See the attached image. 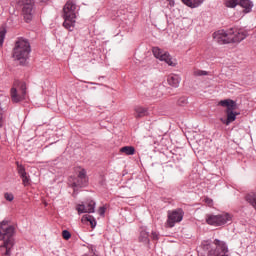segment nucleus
Returning <instances> with one entry per match:
<instances>
[{
	"label": "nucleus",
	"instance_id": "nucleus-1",
	"mask_svg": "<svg viewBox=\"0 0 256 256\" xmlns=\"http://www.w3.org/2000/svg\"><path fill=\"white\" fill-rule=\"evenodd\" d=\"M13 235H15V227L9 225L7 221H2L0 223V241H3V245L0 246L2 255L11 256V249L15 245Z\"/></svg>",
	"mask_w": 256,
	"mask_h": 256
},
{
	"label": "nucleus",
	"instance_id": "nucleus-2",
	"mask_svg": "<svg viewBox=\"0 0 256 256\" xmlns=\"http://www.w3.org/2000/svg\"><path fill=\"white\" fill-rule=\"evenodd\" d=\"M31 53V44L25 38H18L15 42L13 48L12 57L20 63H25L29 59V54Z\"/></svg>",
	"mask_w": 256,
	"mask_h": 256
},
{
	"label": "nucleus",
	"instance_id": "nucleus-3",
	"mask_svg": "<svg viewBox=\"0 0 256 256\" xmlns=\"http://www.w3.org/2000/svg\"><path fill=\"white\" fill-rule=\"evenodd\" d=\"M75 9H77V5L73 0H69L63 8V27L68 29V31H73V29H75V19L77 18Z\"/></svg>",
	"mask_w": 256,
	"mask_h": 256
},
{
	"label": "nucleus",
	"instance_id": "nucleus-4",
	"mask_svg": "<svg viewBox=\"0 0 256 256\" xmlns=\"http://www.w3.org/2000/svg\"><path fill=\"white\" fill-rule=\"evenodd\" d=\"M219 105L221 107H226V115H227L226 120L221 118L220 121L224 123V125H231V123H233V121L237 119V115H239V113L235 112V110L237 109V102L231 99H225V100H221L219 102Z\"/></svg>",
	"mask_w": 256,
	"mask_h": 256
},
{
	"label": "nucleus",
	"instance_id": "nucleus-5",
	"mask_svg": "<svg viewBox=\"0 0 256 256\" xmlns=\"http://www.w3.org/2000/svg\"><path fill=\"white\" fill-rule=\"evenodd\" d=\"M25 95H27V85L24 82H14L13 87L10 90L12 103H19L20 101H23V99H25Z\"/></svg>",
	"mask_w": 256,
	"mask_h": 256
},
{
	"label": "nucleus",
	"instance_id": "nucleus-6",
	"mask_svg": "<svg viewBox=\"0 0 256 256\" xmlns=\"http://www.w3.org/2000/svg\"><path fill=\"white\" fill-rule=\"evenodd\" d=\"M17 4L19 7H22L24 21H26V23L32 21L35 15V2L33 0H17Z\"/></svg>",
	"mask_w": 256,
	"mask_h": 256
},
{
	"label": "nucleus",
	"instance_id": "nucleus-7",
	"mask_svg": "<svg viewBox=\"0 0 256 256\" xmlns=\"http://www.w3.org/2000/svg\"><path fill=\"white\" fill-rule=\"evenodd\" d=\"M228 221H231V215L227 213L218 215H206V223L208 225H213L214 227L225 225V223H227Z\"/></svg>",
	"mask_w": 256,
	"mask_h": 256
},
{
	"label": "nucleus",
	"instance_id": "nucleus-8",
	"mask_svg": "<svg viewBox=\"0 0 256 256\" xmlns=\"http://www.w3.org/2000/svg\"><path fill=\"white\" fill-rule=\"evenodd\" d=\"M184 215L185 213L181 208L168 211V219L166 221V227H169L170 229L175 227V223H181V221H183Z\"/></svg>",
	"mask_w": 256,
	"mask_h": 256
},
{
	"label": "nucleus",
	"instance_id": "nucleus-9",
	"mask_svg": "<svg viewBox=\"0 0 256 256\" xmlns=\"http://www.w3.org/2000/svg\"><path fill=\"white\" fill-rule=\"evenodd\" d=\"M152 53L154 57H156V59H159L160 61H165V63H167V65H169L170 67H175L177 65V61L173 60L168 52H164L159 47H154L152 49Z\"/></svg>",
	"mask_w": 256,
	"mask_h": 256
},
{
	"label": "nucleus",
	"instance_id": "nucleus-10",
	"mask_svg": "<svg viewBox=\"0 0 256 256\" xmlns=\"http://www.w3.org/2000/svg\"><path fill=\"white\" fill-rule=\"evenodd\" d=\"M228 35H230V43H241L249 33L245 29H229Z\"/></svg>",
	"mask_w": 256,
	"mask_h": 256
},
{
	"label": "nucleus",
	"instance_id": "nucleus-11",
	"mask_svg": "<svg viewBox=\"0 0 256 256\" xmlns=\"http://www.w3.org/2000/svg\"><path fill=\"white\" fill-rule=\"evenodd\" d=\"M77 177L72 180L73 187H85L87 185V171L81 167L76 168Z\"/></svg>",
	"mask_w": 256,
	"mask_h": 256
},
{
	"label": "nucleus",
	"instance_id": "nucleus-12",
	"mask_svg": "<svg viewBox=\"0 0 256 256\" xmlns=\"http://www.w3.org/2000/svg\"><path fill=\"white\" fill-rule=\"evenodd\" d=\"M214 245H216V249L210 250L208 252V256H229V255L225 254V253H228V251H229L225 242H223L219 239H215Z\"/></svg>",
	"mask_w": 256,
	"mask_h": 256
},
{
	"label": "nucleus",
	"instance_id": "nucleus-13",
	"mask_svg": "<svg viewBox=\"0 0 256 256\" xmlns=\"http://www.w3.org/2000/svg\"><path fill=\"white\" fill-rule=\"evenodd\" d=\"M213 37L217 43H220L221 45L225 43H231L230 41V35H229V30H219L217 32H214Z\"/></svg>",
	"mask_w": 256,
	"mask_h": 256
},
{
	"label": "nucleus",
	"instance_id": "nucleus-14",
	"mask_svg": "<svg viewBox=\"0 0 256 256\" xmlns=\"http://www.w3.org/2000/svg\"><path fill=\"white\" fill-rule=\"evenodd\" d=\"M79 214L81 213H95V201L91 200L87 205L80 204L76 207Z\"/></svg>",
	"mask_w": 256,
	"mask_h": 256
},
{
	"label": "nucleus",
	"instance_id": "nucleus-15",
	"mask_svg": "<svg viewBox=\"0 0 256 256\" xmlns=\"http://www.w3.org/2000/svg\"><path fill=\"white\" fill-rule=\"evenodd\" d=\"M167 83L170 87L177 89V87H179V83H181V77L177 74H170L167 76Z\"/></svg>",
	"mask_w": 256,
	"mask_h": 256
},
{
	"label": "nucleus",
	"instance_id": "nucleus-16",
	"mask_svg": "<svg viewBox=\"0 0 256 256\" xmlns=\"http://www.w3.org/2000/svg\"><path fill=\"white\" fill-rule=\"evenodd\" d=\"M148 110L147 108L143 107V106H136L134 108V117L135 119H141L143 117H147L148 115Z\"/></svg>",
	"mask_w": 256,
	"mask_h": 256
},
{
	"label": "nucleus",
	"instance_id": "nucleus-17",
	"mask_svg": "<svg viewBox=\"0 0 256 256\" xmlns=\"http://www.w3.org/2000/svg\"><path fill=\"white\" fill-rule=\"evenodd\" d=\"M204 1L205 0H182L184 5H187V7H191V9H195L200 5H203Z\"/></svg>",
	"mask_w": 256,
	"mask_h": 256
},
{
	"label": "nucleus",
	"instance_id": "nucleus-18",
	"mask_svg": "<svg viewBox=\"0 0 256 256\" xmlns=\"http://www.w3.org/2000/svg\"><path fill=\"white\" fill-rule=\"evenodd\" d=\"M238 5H240L246 13H251V10L253 9V2H250L249 0H240Z\"/></svg>",
	"mask_w": 256,
	"mask_h": 256
},
{
	"label": "nucleus",
	"instance_id": "nucleus-19",
	"mask_svg": "<svg viewBox=\"0 0 256 256\" xmlns=\"http://www.w3.org/2000/svg\"><path fill=\"white\" fill-rule=\"evenodd\" d=\"M9 98L3 94H0V127H3V107L1 106L3 103H7Z\"/></svg>",
	"mask_w": 256,
	"mask_h": 256
},
{
	"label": "nucleus",
	"instance_id": "nucleus-20",
	"mask_svg": "<svg viewBox=\"0 0 256 256\" xmlns=\"http://www.w3.org/2000/svg\"><path fill=\"white\" fill-rule=\"evenodd\" d=\"M247 203H249L256 211V192H251L245 197Z\"/></svg>",
	"mask_w": 256,
	"mask_h": 256
},
{
	"label": "nucleus",
	"instance_id": "nucleus-21",
	"mask_svg": "<svg viewBox=\"0 0 256 256\" xmlns=\"http://www.w3.org/2000/svg\"><path fill=\"white\" fill-rule=\"evenodd\" d=\"M82 223H90L92 229L97 225V221H95V218L93 216L86 214L82 217Z\"/></svg>",
	"mask_w": 256,
	"mask_h": 256
},
{
	"label": "nucleus",
	"instance_id": "nucleus-22",
	"mask_svg": "<svg viewBox=\"0 0 256 256\" xmlns=\"http://www.w3.org/2000/svg\"><path fill=\"white\" fill-rule=\"evenodd\" d=\"M139 241H140V243L149 245V232L142 230L139 235Z\"/></svg>",
	"mask_w": 256,
	"mask_h": 256
},
{
	"label": "nucleus",
	"instance_id": "nucleus-23",
	"mask_svg": "<svg viewBox=\"0 0 256 256\" xmlns=\"http://www.w3.org/2000/svg\"><path fill=\"white\" fill-rule=\"evenodd\" d=\"M120 153H124V155H135V147L124 146L120 148Z\"/></svg>",
	"mask_w": 256,
	"mask_h": 256
},
{
	"label": "nucleus",
	"instance_id": "nucleus-24",
	"mask_svg": "<svg viewBox=\"0 0 256 256\" xmlns=\"http://www.w3.org/2000/svg\"><path fill=\"white\" fill-rule=\"evenodd\" d=\"M239 1L241 0H224L225 7H230L231 9L237 7L239 5Z\"/></svg>",
	"mask_w": 256,
	"mask_h": 256
},
{
	"label": "nucleus",
	"instance_id": "nucleus-25",
	"mask_svg": "<svg viewBox=\"0 0 256 256\" xmlns=\"http://www.w3.org/2000/svg\"><path fill=\"white\" fill-rule=\"evenodd\" d=\"M16 165H17V172L20 177L27 175V172L25 171V167L23 165L19 164V162H16Z\"/></svg>",
	"mask_w": 256,
	"mask_h": 256
},
{
	"label": "nucleus",
	"instance_id": "nucleus-26",
	"mask_svg": "<svg viewBox=\"0 0 256 256\" xmlns=\"http://www.w3.org/2000/svg\"><path fill=\"white\" fill-rule=\"evenodd\" d=\"M193 75H194L195 77H203V76H205V75H209V72H207V71H205V70L194 69Z\"/></svg>",
	"mask_w": 256,
	"mask_h": 256
},
{
	"label": "nucleus",
	"instance_id": "nucleus-27",
	"mask_svg": "<svg viewBox=\"0 0 256 256\" xmlns=\"http://www.w3.org/2000/svg\"><path fill=\"white\" fill-rule=\"evenodd\" d=\"M22 179V183L24 187H29L31 185V178L29 177L28 174H25L24 176H20Z\"/></svg>",
	"mask_w": 256,
	"mask_h": 256
},
{
	"label": "nucleus",
	"instance_id": "nucleus-28",
	"mask_svg": "<svg viewBox=\"0 0 256 256\" xmlns=\"http://www.w3.org/2000/svg\"><path fill=\"white\" fill-rule=\"evenodd\" d=\"M5 35H7V30L5 28L1 27L0 28V45H3L5 41Z\"/></svg>",
	"mask_w": 256,
	"mask_h": 256
},
{
	"label": "nucleus",
	"instance_id": "nucleus-29",
	"mask_svg": "<svg viewBox=\"0 0 256 256\" xmlns=\"http://www.w3.org/2000/svg\"><path fill=\"white\" fill-rule=\"evenodd\" d=\"M188 101H187V98L186 97H181L177 104L180 106V107H185V105H187Z\"/></svg>",
	"mask_w": 256,
	"mask_h": 256
},
{
	"label": "nucleus",
	"instance_id": "nucleus-30",
	"mask_svg": "<svg viewBox=\"0 0 256 256\" xmlns=\"http://www.w3.org/2000/svg\"><path fill=\"white\" fill-rule=\"evenodd\" d=\"M62 237L63 239H65L66 241H69V239H71V232L67 231V230H63L62 231Z\"/></svg>",
	"mask_w": 256,
	"mask_h": 256
},
{
	"label": "nucleus",
	"instance_id": "nucleus-31",
	"mask_svg": "<svg viewBox=\"0 0 256 256\" xmlns=\"http://www.w3.org/2000/svg\"><path fill=\"white\" fill-rule=\"evenodd\" d=\"M4 199H6V201H13V199H15V197L13 196L12 193H5Z\"/></svg>",
	"mask_w": 256,
	"mask_h": 256
},
{
	"label": "nucleus",
	"instance_id": "nucleus-32",
	"mask_svg": "<svg viewBox=\"0 0 256 256\" xmlns=\"http://www.w3.org/2000/svg\"><path fill=\"white\" fill-rule=\"evenodd\" d=\"M204 203H206V205H208V207H213V199H211V198H205Z\"/></svg>",
	"mask_w": 256,
	"mask_h": 256
},
{
	"label": "nucleus",
	"instance_id": "nucleus-33",
	"mask_svg": "<svg viewBox=\"0 0 256 256\" xmlns=\"http://www.w3.org/2000/svg\"><path fill=\"white\" fill-rule=\"evenodd\" d=\"M151 239H153V241H159V234L157 232H152Z\"/></svg>",
	"mask_w": 256,
	"mask_h": 256
},
{
	"label": "nucleus",
	"instance_id": "nucleus-34",
	"mask_svg": "<svg viewBox=\"0 0 256 256\" xmlns=\"http://www.w3.org/2000/svg\"><path fill=\"white\" fill-rule=\"evenodd\" d=\"M107 210V208H105V206H102L98 209V213L99 215L103 216L105 215V211Z\"/></svg>",
	"mask_w": 256,
	"mask_h": 256
},
{
	"label": "nucleus",
	"instance_id": "nucleus-35",
	"mask_svg": "<svg viewBox=\"0 0 256 256\" xmlns=\"http://www.w3.org/2000/svg\"><path fill=\"white\" fill-rule=\"evenodd\" d=\"M42 3H45V2H47L48 0H40Z\"/></svg>",
	"mask_w": 256,
	"mask_h": 256
},
{
	"label": "nucleus",
	"instance_id": "nucleus-36",
	"mask_svg": "<svg viewBox=\"0 0 256 256\" xmlns=\"http://www.w3.org/2000/svg\"><path fill=\"white\" fill-rule=\"evenodd\" d=\"M170 3H173V0H168Z\"/></svg>",
	"mask_w": 256,
	"mask_h": 256
}]
</instances>
